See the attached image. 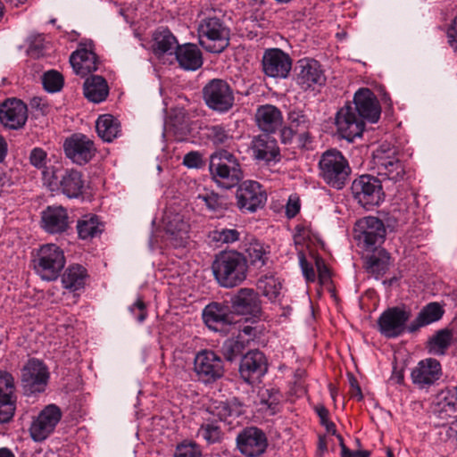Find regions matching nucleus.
Returning a JSON list of instances; mask_svg holds the SVG:
<instances>
[{"mask_svg": "<svg viewBox=\"0 0 457 457\" xmlns=\"http://www.w3.org/2000/svg\"><path fill=\"white\" fill-rule=\"evenodd\" d=\"M212 269L213 276L220 287L232 288L245 280L248 266L243 253L228 251L216 255Z\"/></svg>", "mask_w": 457, "mask_h": 457, "instance_id": "f257e3e1", "label": "nucleus"}, {"mask_svg": "<svg viewBox=\"0 0 457 457\" xmlns=\"http://www.w3.org/2000/svg\"><path fill=\"white\" fill-rule=\"evenodd\" d=\"M43 182L52 192L62 193L71 199L79 198L84 192V176L75 169L45 170Z\"/></svg>", "mask_w": 457, "mask_h": 457, "instance_id": "f03ea898", "label": "nucleus"}, {"mask_svg": "<svg viewBox=\"0 0 457 457\" xmlns=\"http://www.w3.org/2000/svg\"><path fill=\"white\" fill-rule=\"evenodd\" d=\"M209 170L212 179L224 188L237 186L243 179L237 158L227 150H220L211 155Z\"/></svg>", "mask_w": 457, "mask_h": 457, "instance_id": "7ed1b4c3", "label": "nucleus"}, {"mask_svg": "<svg viewBox=\"0 0 457 457\" xmlns=\"http://www.w3.org/2000/svg\"><path fill=\"white\" fill-rule=\"evenodd\" d=\"M197 33L200 46L210 53H221L229 44V29L215 14L199 21Z\"/></svg>", "mask_w": 457, "mask_h": 457, "instance_id": "20e7f679", "label": "nucleus"}, {"mask_svg": "<svg viewBox=\"0 0 457 457\" xmlns=\"http://www.w3.org/2000/svg\"><path fill=\"white\" fill-rule=\"evenodd\" d=\"M65 263L64 252L54 244L41 245L32 259L35 272L46 281L56 280Z\"/></svg>", "mask_w": 457, "mask_h": 457, "instance_id": "39448f33", "label": "nucleus"}, {"mask_svg": "<svg viewBox=\"0 0 457 457\" xmlns=\"http://www.w3.org/2000/svg\"><path fill=\"white\" fill-rule=\"evenodd\" d=\"M320 176L330 187L341 189L346 184L351 168L341 152L331 149L322 154L319 162Z\"/></svg>", "mask_w": 457, "mask_h": 457, "instance_id": "423d86ee", "label": "nucleus"}, {"mask_svg": "<svg viewBox=\"0 0 457 457\" xmlns=\"http://www.w3.org/2000/svg\"><path fill=\"white\" fill-rule=\"evenodd\" d=\"M353 197L366 209L379 205L385 198L381 181L371 175H361L351 185Z\"/></svg>", "mask_w": 457, "mask_h": 457, "instance_id": "0eeeda50", "label": "nucleus"}, {"mask_svg": "<svg viewBox=\"0 0 457 457\" xmlns=\"http://www.w3.org/2000/svg\"><path fill=\"white\" fill-rule=\"evenodd\" d=\"M373 165L378 176L398 182L403 179L406 170L403 162L396 155L395 149L381 145L373 153Z\"/></svg>", "mask_w": 457, "mask_h": 457, "instance_id": "6e6552de", "label": "nucleus"}, {"mask_svg": "<svg viewBox=\"0 0 457 457\" xmlns=\"http://www.w3.org/2000/svg\"><path fill=\"white\" fill-rule=\"evenodd\" d=\"M203 97L210 109L220 113L228 112L235 102L232 87L220 79H213L204 87Z\"/></svg>", "mask_w": 457, "mask_h": 457, "instance_id": "1a4fd4ad", "label": "nucleus"}, {"mask_svg": "<svg viewBox=\"0 0 457 457\" xmlns=\"http://www.w3.org/2000/svg\"><path fill=\"white\" fill-rule=\"evenodd\" d=\"M194 372L198 381L212 384L224 376V362L215 352L202 350L195 356Z\"/></svg>", "mask_w": 457, "mask_h": 457, "instance_id": "9d476101", "label": "nucleus"}, {"mask_svg": "<svg viewBox=\"0 0 457 457\" xmlns=\"http://www.w3.org/2000/svg\"><path fill=\"white\" fill-rule=\"evenodd\" d=\"M411 318V312L400 307L386 309L378 320L379 332L387 338H395L408 331L406 323Z\"/></svg>", "mask_w": 457, "mask_h": 457, "instance_id": "9b49d317", "label": "nucleus"}, {"mask_svg": "<svg viewBox=\"0 0 457 457\" xmlns=\"http://www.w3.org/2000/svg\"><path fill=\"white\" fill-rule=\"evenodd\" d=\"M62 416L61 409L55 404L46 406L33 420L29 434L35 442H42L54 430Z\"/></svg>", "mask_w": 457, "mask_h": 457, "instance_id": "f8f14e48", "label": "nucleus"}, {"mask_svg": "<svg viewBox=\"0 0 457 457\" xmlns=\"http://www.w3.org/2000/svg\"><path fill=\"white\" fill-rule=\"evenodd\" d=\"M48 378L47 368L39 360H29L21 370V385L28 395L44 392Z\"/></svg>", "mask_w": 457, "mask_h": 457, "instance_id": "ddd939ff", "label": "nucleus"}, {"mask_svg": "<svg viewBox=\"0 0 457 457\" xmlns=\"http://www.w3.org/2000/svg\"><path fill=\"white\" fill-rule=\"evenodd\" d=\"M237 448L245 457H259L268 447L265 433L256 427H247L236 438Z\"/></svg>", "mask_w": 457, "mask_h": 457, "instance_id": "4468645a", "label": "nucleus"}, {"mask_svg": "<svg viewBox=\"0 0 457 457\" xmlns=\"http://www.w3.org/2000/svg\"><path fill=\"white\" fill-rule=\"evenodd\" d=\"M63 149L66 157L79 165H84L90 162L96 152L93 140L80 133L73 134L66 138Z\"/></svg>", "mask_w": 457, "mask_h": 457, "instance_id": "2eb2a0df", "label": "nucleus"}, {"mask_svg": "<svg viewBox=\"0 0 457 457\" xmlns=\"http://www.w3.org/2000/svg\"><path fill=\"white\" fill-rule=\"evenodd\" d=\"M233 314L259 318L262 314V301L258 292L253 288L242 287L230 298Z\"/></svg>", "mask_w": 457, "mask_h": 457, "instance_id": "dca6fc26", "label": "nucleus"}, {"mask_svg": "<svg viewBox=\"0 0 457 457\" xmlns=\"http://www.w3.org/2000/svg\"><path fill=\"white\" fill-rule=\"evenodd\" d=\"M336 127L338 134L348 141L361 136L364 129L363 120L357 115L352 104H347L337 113Z\"/></svg>", "mask_w": 457, "mask_h": 457, "instance_id": "f3484780", "label": "nucleus"}, {"mask_svg": "<svg viewBox=\"0 0 457 457\" xmlns=\"http://www.w3.org/2000/svg\"><path fill=\"white\" fill-rule=\"evenodd\" d=\"M237 199L240 210L254 212L264 205L267 196L260 183L246 180L238 187Z\"/></svg>", "mask_w": 457, "mask_h": 457, "instance_id": "a211bd4d", "label": "nucleus"}, {"mask_svg": "<svg viewBox=\"0 0 457 457\" xmlns=\"http://www.w3.org/2000/svg\"><path fill=\"white\" fill-rule=\"evenodd\" d=\"M441 376V364L433 358L420 361L411 372V382L419 389H428L440 379Z\"/></svg>", "mask_w": 457, "mask_h": 457, "instance_id": "6ab92c4d", "label": "nucleus"}, {"mask_svg": "<svg viewBox=\"0 0 457 457\" xmlns=\"http://www.w3.org/2000/svg\"><path fill=\"white\" fill-rule=\"evenodd\" d=\"M296 83L303 90L314 89L326 82V76L321 65L313 59H302L296 66Z\"/></svg>", "mask_w": 457, "mask_h": 457, "instance_id": "aec40b11", "label": "nucleus"}, {"mask_svg": "<svg viewBox=\"0 0 457 457\" xmlns=\"http://www.w3.org/2000/svg\"><path fill=\"white\" fill-rule=\"evenodd\" d=\"M262 64L265 75L271 78L285 79L291 71L292 60L282 50L270 48L264 52Z\"/></svg>", "mask_w": 457, "mask_h": 457, "instance_id": "412c9836", "label": "nucleus"}, {"mask_svg": "<svg viewBox=\"0 0 457 457\" xmlns=\"http://www.w3.org/2000/svg\"><path fill=\"white\" fill-rule=\"evenodd\" d=\"M203 320L205 325L213 331L222 332L234 323V315L230 307L224 303L212 302L203 310Z\"/></svg>", "mask_w": 457, "mask_h": 457, "instance_id": "4be33fe9", "label": "nucleus"}, {"mask_svg": "<svg viewBox=\"0 0 457 457\" xmlns=\"http://www.w3.org/2000/svg\"><path fill=\"white\" fill-rule=\"evenodd\" d=\"M28 119L27 105L21 100L7 99L0 104V122L10 129L22 128Z\"/></svg>", "mask_w": 457, "mask_h": 457, "instance_id": "5701e85b", "label": "nucleus"}, {"mask_svg": "<svg viewBox=\"0 0 457 457\" xmlns=\"http://www.w3.org/2000/svg\"><path fill=\"white\" fill-rule=\"evenodd\" d=\"M353 107L362 120L375 123L380 117L379 104L369 88H361L355 93Z\"/></svg>", "mask_w": 457, "mask_h": 457, "instance_id": "b1692460", "label": "nucleus"}, {"mask_svg": "<svg viewBox=\"0 0 457 457\" xmlns=\"http://www.w3.org/2000/svg\"><path fill=\"white\" fill-rule=\"evenodd\" d=\"M207 412L212 418L232 427L235 420L244 414V404L237 398L226 401H213L208 407Z\"/></svg>", "mask_w": 457, "mask_h": 457, "instance_id": "393cba45", "label": "nucleus"}, {"mask_svg": "<svg viewBox=\"0 0 457 457\" xmlns=\"http://www.w3.org/2000/svg\"><path fill=\"white\" fill-rule=\"evenodd\" d=\"M14 411V378L8 372H0V423L8 422Z\"/></svg>", "mask_w": 457, "mask_h": 457, "instance_id": "a878e982", "label": "nucleus"}, {"mask_svg": "<svg viewBox=\"0 0 457 457\" xmlns=\"http://www.w3.org/2000/svg\"><path fill=\"white\" fill-rule=\"evenodd\" d=\"M411 216L402 217L400 210L394 209L391 213H382L381 218L367 216L356 221L358 228H390L403 226L414 221Z\"/></svg>", "mask_w": 457, "mask_h": 457, "instance_id": "bb28decb", "label": "nucleus"}, {"mask_svg": "<svg viewBox=\"0 0 457 457\" xmlns=\"http://www.w3.org/2000/svg\"><path fill=\"white\" fill-rule=\"evenodd\" d=\"M266 371L267 360L261 351H250L243 356L240 362L239 372L245 381L250 383L254 376H262Z\"/></svg>", "mask_w": 457, "mask_h": 457, "instance_id": "cd10ccee", "label": "nucleus"}, {"mask_svg": "<svg viewBox=\"0 0 457 457\" xmlns=\"http://www.w3.org/2000/svg\"><path fill=\"white\" fill-rule=\"evenodd\" d=\"M255 120L258 128L265 133L276 132L283 124L280 110L271 104L261 105L256 110Z\"/></svg>", "mask_w": 457, "mask_h": 457, "instance_id": "c85d7f7f", "label": "nucleus"}, {"mask_svg": "<svg viewBox=\"0 0 457 457\" xmlns=\"http://www.w3.org/2000/svg\"><path fill=\"white\" fill-rule=\"evenodd\" d=\"M70 62L76 74L85 77L96 71L99 66V60L96 53L87 47H79L70 57Z\"/></svg>", "mask_w": 457, "mask_h": 457, "instance_id": "c756f323", "label": "nucleus"}, {"mask_svg": "<svg viewBox=\"0 0 457 457\" xmlns=\"http://www.w3.org/2000/svg\"><path fill=\"white\" fill-rule=\"evenodd\" d=\"M288 126L296 131V141L299 146L305 147L312 142L310 128L312 121L308 115L300 109H293L287 114Z\"/></svg>", "mask_w": 457, "mask_h": 457, "instance_id": "7c9ffc66", "label": "nucleus"}, {"mask_svg": "<svg viewBox=\"0 0 457 457\" xmlns=\"http://www.w3.org/2000/svg\"><path fill=\"white\" fill-rule=\"evenodd\" d=\"M433 413L441 420L457 419V396L453 390L442 391L436 395Z\"/></svg>", "mask_w": 457, "mask_h": 457, "instance_id": "2f4dec72", "label": "nucleus"}, {"mask_svg": "<svg viewBox=\"0 0 457 457\" xmlns=\"http://www.w3.org/2000/svg\"><path fill=\"white\" fill-rule=\"evenodd\" d=\"M175 54L179 66L186 71H196L203 65L202 52L195 44L179 46Z\"/></svg>", "mask_w": 457, "mask_h": 457, "instance_id": "473e14b6", "label": "nucleus"}, {"mask_svg": "<svg viewBox=\"0 0 457 457\" xmlns=\"http://www.w3.org/2000/svg\"><path fill=\"white\" fill-rule=\"evenodd\" d=\"M444 312V309L438 303H428L420 310L416 319L409 324L408 332L414 333L420 328L439 320Z\"/></svg>", "mask_w": 457, "mask_h": 457, "instance_id": "72a5a7b5", "label": "nucleus"}, {"mask_svg": "<svg viewBox=\"0 0 457 457\" xmlns=\"http://www.w3.org/2000/svg\"><path fill=\"white\" fill-rule=\"evenodd\" d=\"M252 149L256 159L270 162L279 154L275 139L268 135H259L252 141Z\"/></svg>", "mask_w": 457, "mask_h": 457, "instance_id": "f704fd0d", "label": "nucleus"}, {"mask_svg": "<svg viewBox=\"0 0 457 457\" xmlns=\"http://www.w3.org/2000/svg\"><path fill=\"white\" fill-rule=\"evenodd\" d=\"M246 263L250 268L262 270L270 262V247L258 240H252L245 248Z\"/></svg>", "mask_w": 457, "mask_h": 457, "instance_id": "c9c22d12", "label": "nucleus"}, {"mask_svg": "<svg viewBox=\"0 0 457 457\" xmlns=\"http://www.w3.org/2000/svg\"><path fill=\"white\" fill-rule=\"evenodd\" d=\"M87 277V270L85 267L80 264H71L64 271L62 283L64 288L71 292H76L84 288Z\"/></svg>", "mask_w": 457, "mask_h": 457, "instance_id": "e433bc0d", "label": "nucleus"}, {"mask_svg": "<svg viewBox=\"0 0 457 457\" xmlns=\"http://www.w3.org/2000/svg\"><path fill=\"white\" fill-rule=\"evenodd\" d=\"M109 87L102 76L93 75L84 82V95L93 103H101L106 99Z\"/></svg>", "mask_w": 457, "mask_h": 457, "instance_id": "4c0bfd02", "label": "nucleus"}, {"mask_svg": "<svg viewBox=\"0 0 457 457\" xmlns=\"http://www.w3.org/2000/svg\"><path fill=\"white\" fill-rule=\"evenodd\" d=\"M96 132L104 141L112 142L121 133L120 121L111 114L100 115L96 122Z\"/></svg>", "mask_w": 457, "mask_h": 457, "instance_id": "58836bf2", "label": "nucleus"}, {"mask_svg": "<svg viewBox=\"0 0 457 457\" xmlns=\"http://www.w3.org/2000/svg\"><path fill=\"white\" fill-rule=\"evenodd\" d=\"M353 239L366 251H375L386 239V230H353Z\"/></svg>", "mask_w": 457, "mask_h": 457, "instance_id": "ea45409f", "label": "nucleus"}, {"mask_svg": "<svg viewBox=\"0 0 457 457\" xmlns=\"http://www.w3.org/2000/svg\"><path fill=\"white\" fill-rule=\"evenodd\" d=\"M41 219L46 228H67L68 213L62 206H48L41 213Z\"/></svg>", "mask_w": 457, "mask_h": 457, "instance_id": "a19ab883", "label": "nucleus"}, {"mask_svg": "<svg viewBox=\"0 0 457 457\" xmlns=\"http://www.w3.org/2000/svg\"><path fill=\"white\" fill-rule=\"evenodd\" d=\"M154 51L155 54L162 55L176 51L178 41L172 33L168 29H160L154 36Z\"/></svg>", "mask_w": 457, "mask_h": 457, "instance_id": "79ce46f5", "label": "nucleus"}, {"mask_svg": "<svg viewBox=\"0 0 457 457\" xmlns=\"http://www.w3.org/2000/svg\"><path fill=\"white\" fill-rule=\"evenodd\" d=\"M389 260V253L385 249H381L378 251V254H372L367 259L366 270L369 273L375 276L376 278H379L387 271Z\"/></svg>", "mask_w": 457, "mask_h": 457, "instance_id": "37998d69", "label": "nucleus"}, {"mask_svg": "<svg viewBox=\"0 0 457 457\" xmlns=\"http://www.w3.org/2000/svg\"><path fill=\"white\" fill-rule=\"evenodd\" d=\"M453 332L444 328L437 331L428 341V350L436 355H444L451 345Z\"/></svg>", "mask_w": 457, "mask_h": 457, "instance_id": "c03bdc74", "label": "nucleus"}, {"mask_svg": "<svg viewBox=\"0 0 457 457\" xmlns=\"http://www.w3.org/2000/svg\"><path fill=\"white\" fill-rule=\"evenodd\" d=\"M260 404L262 410L270 411V414H275L279 411L282 402L281 393L274 388L262 389L259 392Z\"/></svg>", "mask_w": 457, "mask_h": 457, "instance_id": "a18cd8bd", "label": "nucleus"}, {"mask_svg": "<svg viewBox=\"0 0 457 457\" xmlns=\"http://www.w3.org/2000/svg\"><path fill=\"white\" fill-rule=\"evenodd\" d=\"M197 200L201 201L210 212L215 213L217 216H221L223 212L228 208L226 198L214 192L200 194L197 196Z\"/></svg>", "mask_w": 457, "mask_h": 457, "instance_id": "49530a36", "label": "nucleus"}, {"mask_svg": "<svg viewBox=\"0 0 457 457\" xmlns=\"http://www.w3.org/2000/svg\"><path fill=\"white\" fill-rule=\"evenodd\" d=\"M257 288L270 300H276L280 294L281 283L273 276L265 274L256 283Z\"/></svg>", "mask_w": 457, "mask_h": 457, "instance_id": "de8ad7c7", "label": "nucleus"}, {"mask_svg": "<svg viewBox=\"0 0 457 457\" xmlns=\"http://www.w3.org/2000/svg\"><path fill=\"white\" fill-rule=\"evenodd\" d=\"M197 435L203 437L208 444L218 443L222 438V432L217 424V420H212L210 417L204 419L197 431Z\"/></svg>", "mask_w": 457, "mask_h": 457, "instance_id": "09e8293b", "label": "nucleus"}, {"mask_svg": "<svg viewBox=\"0 0 457 457\" xmlns=\"http://www.w3.org/2000/svg\"><path fill=\"white\" fill-rule=\"evenodd\" d=\"M245 349L244 340L239 337L228 338L222 345V353L227 361H233L237 357L241 356Z\"/></svg>", "mask_w": 457, "mask_h": 457, "instance_id": "8fccbe9b", "label": "nucleus"}, {"mask_svg": "<svg viewBox=\"0 0 457 457\" xmlns=\"http://www.w3.org/2000/svg\"><path fill=\"white\" fill-rule=\"evenodd\" d=\"M206 136L215 145H228L233 139L229 131L221 125L208 127Z\"/></svg>", "mask_w": 457, "mask_h": 457, "instance_id": "3c124183", "label": "nucleus"}, {"mask_svg": "<svg viewBox=\"0 0 457 457\" xmlns=\"http://www.w3.org/2000/svg\"><path fill=\"white\" fill-rule=\"evenodd\" d=\"M208 238L211 242L215 243L217 247H220L223 244L237 241L239 239V233L237 230H211L208 234Z\"/></svg>", "mask_w": 457, "mask_h": 457, "instance_id": "603ef678", "label": "nucleus"}, {"mask_svg": "<svg viewBox=\"0 0 457 457\" xmlns=\"http://www.w3.org/2000/svg\"><path fill=\"white\" fill-rule=\"evenodd\" d=\"M43 85L48 92H57L63 86V78L62 74L56 71H49L43 76Z\"/></svg>", "mask_w": 457, "mask_h": 457, "instance_id": "864d4df0", "label": "nucleus"}, {"mask_svg": "<svg viewBox=\"0 0 457 457\" xmlns=\"http://www.w3.org/2000/svg\"><path fill=\"white\" fill-rule=\"evenodd\" d=\"M167 245L175 248L185 247L187 244V230H162Z\"/></svg>", "mask_w": 457, "mask_h": 457, "instance_id": "5fc2aeb1", "label": "nucleus"}, {"mask_svg": "<svg viewBox=\"0 0 457 457\" xmlns=\"http://www.w3.org/2000/svg\"><path fill=\"white\" fill-rule=\"evenodd\" d=\"M439 436L442 441L457 448V418L448 425H442Z\"/></svg>", "mask_w": 457, "mask_h": 457, "instance_id": "6e6d98bb", "label": "nucleus"}, {"mask_svg": "<svg viewBox=\"0 0 457 457\" xmlns=\"http://www.w3.org/2000/svg\"><path fill=\"white\" fill-rule=\"evenodd\" d=\"M201 455L202 453L199 445L194 442L179 444L174 453V457H201Z\"/></svg>", "mask_w": 457, "mask_h": 457, "instance_id": "4d7b16f0", "label": "nucleus"}, {"mask_svg": "<svg viewBox=\"0 0 457 457\" xmlns=\"http://www.w3.org/2000/svg\"><path fill=\"white\" fill-rule=\"evenodd\" d=\"M162 221L164 228H183L186 226L183 216L170 210L164 212Z\"/></svg>", "mask_w": 457, "mask_h": 457, "instance_id": "13d9d810", "label": "nucleus"}, {"mask_svg": "<svg viewBox=\"0 0 457 457\" xmlns=\"http://www.w3.org/2000/svg\"><path fill=\"white\" fill-rule=\"evenodd\" d=\"M105 226L102 217L96 213H87L83 215L77 223V228H98Z\"/></svg>", "mask_w": 457, "mask_h": 457, "instance_id": "bf43d9fd", "label": "nucleus"}, {"mask_svg": "<svg viewBox=\"0 0 457 457\" xmlns=\"http://www.w3.org/2000/svg\"><path fill=\"white\" fill-rule=\"evenodd\" d=\"M29 161L34 167L41 169L42 172L47 169H57L56 167L54 166H46L47 154L43 149L38 147L34 148L31 151L29 155Z\"/></svg>", "mask_w": 457, "mask_h": 457, "instance_id": "052dcab7", "label": "nucleus"}, {"mask_svg": "<svg viewBox=\"0 0 457 457\" xmlns=\"http://www.w3.org/2000/svg\"><path fill=\"white\" fill-rule=\"evenodd\" d=\"M315 266L318 272V279L320 285L327 286L331 281L330 270L324 260L319 256L315 257Z\"/></svg>", "mask_w": 457, "mask_h": 457, "instance_id": "680f3d73", "label": "nucleus"}, {"mask_svg": "<svg viewBox=\"0 0 457 457\" xmlns=\"http://www.w3.org/2000/svg\"><path fill=\"white\" fill-rule=\"evenodd\" d=\"M28 54L33 57L38 58L42 54L44 48V37L42 35L31 36L28 39Z\"/></svg>", "mask_w": 457, "mask_h": 457, "instance_id": "e2e57ef3", "label": "nucleus"}, {"mask_svg": "<svg viewBox=\"0 0 457 457\" xmlns=\"http://www.w3.org/2000/svg\"><path fill=\"white\" fill-rule=\"evenodd\" d=\"M299 264L306 281L314 282L316 280V272L313 265L307 261L303 253L299 254Z\"/></svg>", "mask_w": 457, "mask_h": 457, "instance_id": "0e129e2a", "label": "nucleus"}, {"mask_svg": "<svg viewBox=\"0 0 457 457\" xmlns=\"http://www.w3.org/2000/svg\"><path fill=\"white\" fill-rule=\"evenodd\" d=\"M129 312L138 322H143L147 316L146 306L141 298H138L135 303L129 307Z\"/></svg>", "mask_w": 457, "mask_h": 457, "instance_id": "69168bd1", "label": "nucleus"}, {"mask_svg": "<svg viewBox=\"0 0 457 457\" xmlns=\"http://www.w3.org/2000/svg\"><path fill=\"white\" fill-rule=\"evenodd\" d=\"M341 446V457H370V452L365 450L352 451L345 446L341 435H337Z\"/></svg>", "mask_w": 457, "mask_h": 457, "instance_id": "338daca9", "label": "nucleus"}, {"mask_svg": "<svg viewBox=\"0 0 457 457\" xmlns=\"http://www.w3.org/2000/svg\"><path fill=\"white\" fill-rule=\"evenodd\" d=\"M448 44L457 53V16L453 20L447 29Z\"/></svg>", "mask_w": 457, "mask_h": 457, "instance_id": "774afa93", "label": "nucleus"}]
</instances>
